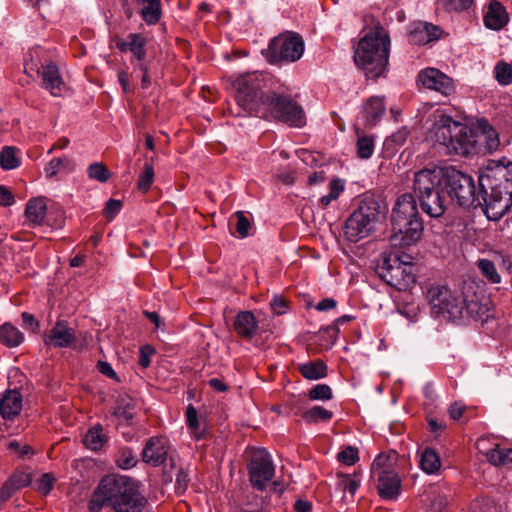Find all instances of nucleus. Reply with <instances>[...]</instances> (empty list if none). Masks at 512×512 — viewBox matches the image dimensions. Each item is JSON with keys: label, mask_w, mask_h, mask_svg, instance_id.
Instances as JSON below:
<instances>
[{"label": "nucleus", "mask_w": 512, "mask_h": 512, "mask_svg": "<svg viewBox=\"0 0 512 512\" xmlns=\"http://www.w3.org/2000/svg\"><path fill=\"white\" fill-rule=\"evenodd\" d=\"M55 478L51 473H45L36 481V487L39 492L46 495L54 486Z\"/></svg>", "instance_id": "nucleus-53"}, {"label": "nucleus", "mask_w": 512, "mask_h": 512, "mask_svg": "<svg viewBox=\"0 0 512 512\" xmlns=\"http://www.w3.org/2000/svg\"><path fill=\"white\" fill-rule=\"evenodd\" d=\"M465 410V406L462 403L455 402L449 408L450 417L454 420L461 418Z\"/></svg>", "instance_id": "nucleus-61"}, {"label": "nucleus", "mask_w": 512, "mask_h": 512, "mask_svg": "<svg viewBox=\"0 0 512 512\" xmlns=\"http://www.w3.org/2000/svg\"><path fill=\"white\" fill-rule=\"evenodd\" d=\"M439 36V29L425 22L413 23L408 31V41L413 45H425Z\"/></svg>", "instance_id": "nucleus-21"}, {"label": "nucleus", "mask_w": 512, "mask_h": 512, "mask_svg": "<svg viewBox=\"0 0 512 512\" xmlns=\"http://www.w3.org/2000/svg\"><path fill=\"white\" fill-rule=\"evenodd\" d=\"M477 128L484 137L486 149L489 152L496 151L500 145L497 131L484 118H481L477 121Z\"/></svg>", "instance_id": "nucleus-31"}, {"label": "nucleus", "mask_w": 512, "mask_h": 512, "mask_svg": "<svg viewBox=\"0 0 512 512\" xmlns=\"http://www.w3.org/2000/svg\"><path fill=\"white\" fill-rule=\"evenodd\" d=\"M390 37L382 26H376L360 38L354 50V62L367 78L384 76L390 52Z\"/></svg>", "instance_id": "nucleus-5"}, {"label": "nucleus", "mask_w": 512, "mask_h": 512, "mask_svg": "<svg viewBox=\"0 0 512 512\" xmlns=\"http://www.w3.org/2000/svg\"><path fill=\"white\" fill-rule=\"evenodd\" d=\"M381 210L379 203L373 198H366L361 201L357 210H355L346 220L344 235L350 242L369 236L381 220Z\"/></svg>", "instance_id": "nucleus-8"}, {"label": "nucleus", "mask_w": 512, "mask_h": 512, "mask_svg": "<svg viewBox=\"0 0 512 512\" xmlns=\"http://www.w3.org/2000/svg\"><path fill=\"white\" fill-rule=\"evenodd\" d=\"M98 369H99V371L103 375H106V376H108L110 378H116L117 377L116 372L113 370L112 366L109 363H107V362L100 361L98 363Z\"/></svg>", "instance_id": "nucleus-63"}, {"label": "nucleus", "mask_w": 512, "mask_h": 512, "mask_svg": "<svg viewBox=\"0 0 512 512\" xmlns=\"http://www.w3.org/2000/svg\"><path fill=\"white\" fill-rule=\"evenodd\" d=\"M487 459L495 466L508 464V459H506V449H490L487 452Z\"/></svg>", "instance_id": "nucleus-54"}, {"label": "nucleus", "mask_w": 512, "mask_h": 512, "mask_svg": "<svg viewBox=\"0 0 512 512\" xmlns=\"http://www.w3.org/2000/svg\"><path fill=\"white\" fill-rule=\"evenodd\" d=\"M427 298L435 317L481 321L489 317L490 302L475 282H465L460 291H453L446 286L431 287L427 291Z\"/></svg>", "instance_id": "nucleus-2"}, {"label": "nucleus", "mask_w": 512, "mask_h": 512, "mask_svg": "<svg viewBox=\"0 0 512 512\" xmlns=\"http://www.w3.org/2000/svg\"><path fill=\"white\" fill-rule=\"evenodd\" d=\"M382 279L398 290L408 289L415 282L414 266L409 255L391 254L381 267Z\"/></svg>", "instance_id": "nucleus-9"}, {"label": "nucleus", "mask_w": 512, "mask_h": 512, "mask_svg": "<svg viewBox=\"0 0 512 512\" xmlns=\"http://www.w3.org/2000/svg\"><path fill=\"white\" fill-rule=\"evenodd\" d=\"M366 121L374 124L385 113L384 98L380 96H373L367 100L363 106Z\"/></svg>", "instance_id": "nucleus-29"}, {"label": "nucleus", "mask_w": 512, "mask_h": 512, "mask_svg": "<svg viewBox=\"0 0 512 512\" xmlns=\"http://www.w3.org/2000/svg\"><path fill=\"white\" fill-rule=\"evenodd\" d=\"M357 155L362 159H368L374 152V139L370 136L358 137L357 143Z\"/></svg>", "instance_id": "nucleus-44"}, {"label": "nucleus", "mask_w": 512, "mask_h": 512, "mask_svg": "<svg viewBox=\"0 0 512 512\" xmlns=\"http://www.w3.org/2000/svg\"><path fill=\"white\" fill-rule=\"evenodd\" d=\"M337 458L345 465H354L359 459L358 449L353 446H347L338 453Z\"/></svg>", "instance_id": "nucleus-50"}, {"label": "nucleus", "mask_w": 512, "mask_h": 512, "mask_svg": "<svg viewBox=\"0 0 512 512\" xmlns=\"http://www.w3.org/2000/svg\"><path fill=\"white\" fill-rule=\"evenodd\" d=\"M416 200L421 210L431 218L441 217L447 209V204L441 194V190L427 193L417 197Z\"/></svg>", "instance_id": "nucleus-17"}, {"label": "nucleus", "mask_w": 512, "mask_h": 512, "mask_svg": "<svg viewBox=\"0 0 512 512\" xmlns=\"http://www.w3.org/2000/svg\"><path fill=\"white\" fill-rule=\"evenodd\" d=\"M418 202L411 193L400 195L392 209L393 234L390 243L394 247H405L416 243L424 230L418 212Z\"/></svg>", "instance_id": "nucleus-6"}, {"label": "nucleus", "mask_w": 512, "mask_h": 512, "mask_svg": "<svg viewBox=\"0 0 512 512\" xmlns=\"http://www.w3.org/2000/svg\"><path fill=\"white\" fill-rule=\"evenodd\" d=\"M484 25L491 30H500L508 23V14L498 1H491L484 15Z\"/></svg>", "instance_id": "nucleus-23"}, {"label": "nucleus", "mask_w": 512, "mask_h": 512, "mask_svg": "<svg viewBox=\"0 0 512 512\" xmlns=\"http://www.w3.org/2000/svg\"><path fill=\"white\" fill-rule=\"evenodd\" d=\"M479 186L483 199L482 210L488 220L498 221L512 205V193L486 168L480 170Z\"/></svg>", "instance_id": "nucleus-7"}, {"label": "nucleus", "mask_w": 512, "mask_h": 512, "mask_svg": "<svg viewBox=\"0 0 512 512\" xmlns=\"http://www.w3.org/2000/svg\"><path fill=\"white\" fill-rule=\"evenodd\" d=\"M234 329L243 339H252L259 330V322L253 312L240 311L235 317Z\"/></svg>", "instance_id": "nucleus-22"}, {"label": "nucleus", "mask_w": 512, "mask_h": 512, "mask_svg": "<svg viewBox=\"0 0 512 512\" xmlns=\"http://www.w3.org/2000/svg\"><path fill=\"white\" fill-rule=\"evenodd\" d=\"M474 4V0H438L437 9L451 13H461L469 10Z\"/></svg>", "instance_id": "nucleus-39"}, {"label": "nucleus", "mask_w": 512, "mask_h": 512, "mask_svg": "<svg viewBox=\"0 0 512 512\" xmlns=\"http://www.w3.org/2000/svg\"><path fill=\"white\" fill-rule=\"evenodd\" d=\"M116 46L121 52H131L138 61H142L146 56V40L141 34L131 33L126 39L118 40Z\"/></svg>", "instance_id": "nucleus-24"}, {"label": "nucleus", "mask_w": 512, "mask_h": 512, "mask_svg": "<svg viewBox=\"0 0 512 512\" xmlns=\"http://www.w3.org/2000/svg\"><path fill=\"white\" fill-rule=\"evenodd\" d=\"M495 77L501 85H509L512 83V65L501 62L495 67Z\"/></svg>", "instance_id": "nucleus-45"}, {"label": "nucleus", "mask_w": 512, "mask_h": 512, "mask_svg": "<svg viewBox=\"0 0 512 512\" xmlns=\"http://www.w3.org/2000/svg\"><path fill=\"white\" fill-rule=\"evenodd\" d=\"M395 456L379 454L373 461L371 473L378 481V492L382 498L395 499L401 488V480L394 470Z\"/></svg>", "instance_id": "nucleus-11"}, {"label": "nucleus", "mask_w": 512, "mask_h": 512, "mask_svg": "<svg viewBox=\"0 0 512 512\" xmlns=\"http://www.w3.org/2000/svg\"><path fill=\"white\" fill-rule=\"evenodd\" d=\"M418 81L425 88L435 90L444 96L451 95L455 90L453 80L436 68H426L420 71Z\"/></svg>", "instance_id": "nucleus-15"}, {"label": "nucleus", "mask_w": 512, "mask_h": 512, "mask_svg": "<svg viewBox=\"0 0 512 512\" xmlns=\"http://www.w3.org/2000/svg\"><path fill=\"white\" fill-rule=\"evenodd\" d=\"M75 340V332L71 329L67 322L58 321L55 326L50 330L47 337L44 339L46 345L56 348H65L72 344Z\"/></svg>", "instance_id": "nucleus-19"}, {"label": "nucleus", "mask_w": 512, "mask_h": 512, "mask_svg": "<svg viewBox=\"0 0 512 512\" xmlns=\"http://www.w3.org/2000/svg\"><path fill=\"white\" fill-rule=\"evenodd\" d=\"M185 418L190 436L195 440L205 438L208 433V425L204 418L199 417L196 408L192 404L187 406Z\"/></svg>", "instance_id": "nucleus-25"}, {"label": "nucleus", "mask_w": 512, "mask_h": 512, "mask_svg": "<svg viewBox=\"0 0 512 512\" xmlns=\"http://www.w3.org/2000/svg\"><path fill=\"white\" fill-rule=\"evenodd\" d=\"M10 482L19 490L21 488H24L26 486H28L32 479H31V474L30 473H26V472H23V471H16L14 472L10 477L9 479Z\"/></svg>", "instance_id": "nucleus-52"}, {"label": "nucleus", "mask_w": 512, "mask_h": 512, "mask_svg": "<svg viewBox=\"0 0 512 512\" xmlns=\"http://www.w3.org/2000/svg\"><path fill=\"white\" fill-rule=\"evenodd\" d=\"M236 216V231L241 238H245L249 235V229L251 227V223L249 219L244 215L243 212L238 211L235 213Z\"/></svg>", "instance_id": "nucleus-51"}, {"label": "nucleus", "mask_w": 512, "mask_h": 512, "mask_svg": "<svg viewBox=\"0 0 512 512\" xmlns=\"http://www.w3.org/2000/svg\"><path fill=\"white\" fill-rule=\"evenodd\" d=\"M498 181L507 190L512 193V163L508 162L505 164V160L502 161H490L485 166Z\"/></svg>", "instance_id": "nucleus-27"}, {"label": "nucleus", "mask_w": 512, "mask_h": 512, "mask_svg": "<svg viewBox=\"0 0 512 512\" xmlns=\"http://www.w3.org/2000/svg\"><path fill=\"white\" fill-rule=\"evenodd\" d=\"M477 267L481 275L491 284L501 283V275L498 272L495 263L487 258H481L477 261Z\"/></svg>", "instance_id": "nucleus-37"}, {"label": "nucleus", "mask_w": 512, "mask_h": 512, "mask_svg": "<svg viewBox=\"0 0 512 512\" xmlns=\"http://www.w3.org/2000/svg\"><path fill=\"white\" fill-rule=\"evenodd\" d=\"M332 389L326 384H317L309 391L311 400L326 401L332 398Z\"/></svg>", "instance_id": "nucleus-48"}, {"label": "nucleus", "mask_w": 512, "mask_h": 512, "mask_svg": "<svg viewBox=\"0 0 512 512\" xmlns=\"http://www.w3.org/2000/svg\"><path fill=\"white\" fill-rule=\"evenodd\" d=\"M304 53V42L302 38L292 32H286L274 37L267 49L263 51L264 56L272 64L292 63L299 60Z\"/></svg>", "instance_id": "nucleus-10"}, {"label": "nucleus", "mask_w": 512, "mask_h": 512, "mask_svg": "<svg viewBox=\"0 0 512 512\" xmlns=\"http://www.w3.org/2000/svg\"><path fill=\"white\" fill-rule=\"evenodd\" d=\"M47 213L46 200L43 197L30 199L26 204L25 216L32 226L43 224Z\"/></svg>", "instance_id": "nucleus-26"}, {"label": "nucleus", "mask_w": 512, "mask_h": 512, "mask_svg": "<svg viewBox=\"0 0 512 512\" xmlns=\"http://www.w3.org/2000/svg\"><path fill=\"white\" fill-rule=\"evenodd\" d=\"M117 465L121 469H130L137 464V459L130 448H123L117 457Z\"/></svg>", "instance_id": "nucleus-47"}, {"label": "nucleus", "mask_w": 512, "mask_h": 512, "mask_svg": "<svg viewBox=\"0 0 512 512\" xmlns=\"http://www.w3.org/2000/svg\"><path fill=\"white\" fill-rule=\"evenodd\" d=\"M434 118L428 134L431 140L444 146L450 154L468 156L476 152L477 139L468 125L454 120L444 110H437Z\"/></svg>", "instance_id": "nucleus-4"}, {"label": "nucleus", "mask_w": 512, "mask_h": 512, "mask_svg": "<svg viewBox=\"0 0 512 512\" xmlns=\"http://www.w3.org/2000/svg\"><path fill=\"white\" fill-rule=\"evenodd\" d=\"M337 305V302L332 298H325L321 300L316 306V310L318 311H328L334 309Z\"/></svg>", "instance_id": "nucleus-62"}, {"label": "nucleus", "mask_w": 512, "mask_h": 512, "mask_svg": "<svg viewBox=\"0 0 512 512\" xmlns=\"http://www.w3.org/2000/svg\"><path fill=\"white\" fill-rule=\"evenodd\" d=\"M74 169V161L70 157L64 155L62 157L51 159L44 167V173L47 178H53L59 172L71 173Z\"/></svg>", "instance_id": "nucleus-28"}, {"label": "nucleus", "mask_w": 512, "mask_h": 512, "mask_svg": "<svg viewBox=\"0 0 512 512\" xmlns=\"http://www.w3.org/2000/svg\"><path fill=\"white\" fill-rule=\"evenodd\" d=\"M445 168L432 166L421 169L414 173L413 193L414 197H420L427 193L441 190L444 185Z\"/></svg>", "instance_id": "nucleus-14"}, {"label": "nucleus", "mask_w": 512, "mask_h": 512, "mask_svg": "<svg viewBox=\"0 0 512 512\" xmlns=\"http://www.w3.org/2000/svg\"><path fill=\"white\" fill-rule=\"evenodd\" d=\"M408 130L406 128L399 129L390 137V141L396 145H403L408 137Z\"/></svg>", "instance_id": "nucleus-60"}, {"label": "nucleus", "mask_w": 512, "mask_h": 512, "mask_svg": "<svg viewBox=\"0 0 512 512\" xmlns=\"http://www.w3.org/2000/svg\"><path fill=\"white\" fill-rule=\"evenodd\" d=\"M146 499L133 480L126 476L109 475L102 478L89 501V509L97 512L111 506L115 512H142Z\"/></svg>", "instance_id": "nucleus-3"}, {"label": "nucleus", "mask_w": 512, "mask_h": 512, "mask_svg": "<svg viewBox=\"0 0 512 512\" xmlns=\"http://www.w3.org/2000/svg\"><path fill=\"white\" fill-rule=\"evenodd\" d=\"M188 473L180 468L176 474L175 489L178 494H182L186 491L189 483Z\"/></svg>", "instance_id": "nucleus-55"}, {"label": "nucleus", "mask_w": 512, "mask_h": 512, "mask_svg": "<svg viewBox=\"0 0 512 512\" xmlns=\"http://www.w3.org/2000/svg\"><path fill=\"white\" fill-rule=\"evenodd\" d=\"M168 451L169 441L165 437L153 436L147 440L142 450V459L145 463L157 467L166 461Z\"/></svg>", "instance_id": "nucleus-16"}, {"label": "nucleus", "mask_w": 512, "mask_h": 512, "mask_svg": "<svg viewBox=\"0 0 512 512\" xmlns=\"http://www.w3.org/2000/svg\"><path fill=\"white\" fill-rule=\"evenodd\" d=\"M340 485L344 491L349 492L351 495H355L360 487L359 474L355 472L353 475H341Z\"/></svg>", "instance_id": "nucleus-46"}, {"label": "nucleus", "mask_w": 512, "mask_h": 512, "mask_svg": "<svg viewBox=\"0 0 512 512\" xmlns=\"http://www.w3.org/2000/svg\"><path fill=\"white\" fill-rule=\"evenodd\" d=\"M20 165V158L16 148L12 146L4 147L0 152V166L4 170H12Z\"/></svg>", "instance_id": "nucleus-40"}, {"label": "nucleus", "mask_w": 512, "mask_h": 512, "mask_svg": "<svg viewBox=\"0 0 512 512\" xmlns=\"http://www.w3.org/2000/svg\"><path fill=\"white\" fill-rule=\"evenodd\" d=\"M106 441L107 437L100 425H95L89 429L83 440L85 446L92 451L100 450Z\"/></svg>", "instance_id": "nucleus-35"}, {"label": "nucleus", "mask_w": 512, "mask_h": 512, "mask_svg": "<svg viewBox=\"0 0 512 512\" xmlns=\"http://www.w3.org/2000/svg\"><path fill=\"white\" fill-rule=\"evenodd\" d=\"M333 414L331 411L321 407L314 406L306 410L302 417L308 423H317L319 421H328L332 418Z\"/></svg>", "instance_id": "nucleus-41"}, {"label": "nucleus", "mask_w": 512, "mask_h": 512, "mask_svg": "<svg viewBox=\"0 0 512 512\" xmlns=\"http://www.w3.org/2000/svg\"><path fill=\"white\" fill-rule=\"evenodd\" d=\"M444 188L459 206L471 207L476 202L473 178L453 167L445 168Z\"/></svg>", "instance_id": "nucleus-12"}, {"label": "nucleus", "mask_w": 512, "mask_h": 512, "mask_svg": "<svg viewBox=\"0 0 512 512\" xmlns=\"http://www.w3.org/2000/svg\"><path fill=\"white\" fill-rule=\"evenodd\" d=\"M141 9V16L148 25L156 24L162 15L160 0H137Z\"/></svg>", "instance_id": "nucleus-30"}, {"label": "nucleus", "mask_w": 512, "mask_h": 512, "mask_svg": "<svg viewBox=\"0 0 512 512\" xmlns=\"http://www.w3.org/2000/svg\"><path fill=\"white\" fill-rule=\"evenodd\" d=\"M451 492L433 490L430 498V510L441 512L449 503Z\"/></svg>", "instance_id": "nucleus-43"}, {"label": "nucleus", "mask_w": 512, "mask_h": 512, "mask_svg": "<svg viewBox=\"0 0 512 512\" xmlns=\"http://www.w3.org/2000/svg\"><path fill=\"white\" fill-rule=\"evenodd\" d=\"M420 468L427 474H434L440 470V457L432 448H425L421 453Z\"/></svg>", "instance_id": "nucleus-34"}, {"label": "nucleus", "mask_w": 512, "mask_h": 512, "mask_svg": "<svg viewBox=\"0 0 512 512\" xmlns=\"http://www.w3.org/2000/svg\"><path fill=\"white\" fill-rule=\"evenodd\" d=\"M270 307L276 315H282L287 311L286 300L280 295L273 296L270 302Z\"/></svg>", "instance_id": "nucleus-56"}, {"label": "nucleus", "mask_w": 512, "mask_h": 512, "mask_svg": "<svg viewBox=\"0 0 512 512\" xmlns=\"http://www.w3.org/2000/svg\"><path fill=\"white\" fill-rule=\"evenodd\" d=\"M24 340V335L15 326L5 323L0 326V342L7 347H17Z\"/></svg>", "instance_id": "nucleus-33"}, {"label": "nucleus", "mask_w": 512, "mask_h": 512, "mask_svg": "<svg viewBox=\"0 0 512 512\" xmlns=\"http://www.w3.org/2000/svg\"><path fill=\"white\" fill-rule=\"evenodd\" d=\"M15 202L12 192L5 186L0 185V205L8 207Z\"/></svg>", "instance_id": "nucleus-59"}, {"label": "nucleus", "mask_w": 512, "mask_h": 512, "mask_svg": "<svg viewBox=\"0 0 512 512\" xmlns=\"http://www.w3.org/2000/svg\"><path fill=\"white\" fill-rule=\"evenodd\" d=\"M42 86L54 97L62 95L65 89V83L60 75L58 67L54 63H48L42 66L41 70Z\"/></svg>", "instance_id": "nucleus-20"}, {"label": "nucleus", "mask_w": 512, "mask_h": 512, "mask_svg": "<svg viewBox=\"0 0 512 512\" xmlns=\"http://www.w3.org/2000/svg\"><path fill=\"white\" fill-rule=\"evenodd\" d=\"M300 372L306 379L317 380L327 375V366L320 360L308 362L300 366Z\"/></svg>", "instance_id": "nucleus-36"}, {"label": "nucleus", "mask_w": 512, "mask_h": 512, "mask_svg": "<svg viewBox=\"0 0 512 512\" xmlns=\"http://www.w3.org/2000/svg\"><path fill=\"white\" fill-rule=\"evenodd\" d=\"M16 491H18V489L10 482V480H7L1 487L0 501L5 502L9 500Z\"/></svg>", "instance_id": "nucleus-58"}, {"label": "nucleus", "mask_w": 512, "mask_h": 512, "mask_svg": "<svg viewBox=\"0 0 512 512\" xmlns=\"http://www.w3.org/2000/svg\"><path fill=\"white\" fill-rule=\"evenodd\" d=\"M269 80L270 75L264 72L239 75L233 82L238 105L246 111L269 113L289 126L303 127L306 115L298 103L289 97L263 92Z\"/></svg>", "instance_id": "nucleus-1"}, {"label": "nucleus", "mask_w": 512, "mask_h": 512, "mask_svg": "<svg viewBox=\"0 0 512 512\" xmlns=\"http://www.w3.org/2000/svg\"><path fill=\"white\" fill-rule=\"evenodd\" d=\"M135 404L128 396H121L117 400L113 414L121 423L129 424L134 417Z\"/></svg>", "instance_id": "nucleus-32"}, {"label": "nucleus", "mask_w": 512, "mask_h": 512, "mask_svg": "<svg viewBox=\"0 0 512 512\" xmlns=\"http://www.w3.org/2000/svg\"><path fill=\"white\" fill-rule=\"evenodd\" d=\"M122 203L116 199H110L105 206L104 215L109 219H113L121 210Z\"/></svg>", "instance_id": "nucleus-57"}, {"label": "nucleus", "mask_w": 512, "mask_h": 512, "mask_svg": "<svg viewBox=\"0 0 512 512\" xmlns=\"http://www.w3.org/2000/svg\"><path fill=\"white\" fill-rule=\"evenodd\" d=\"M345 189V181L340 178H334L329 183V192L323 195L319 202L323 207L329 206L333 201H336Z\"/></svg>", "instance_id": "nucleus-38"}, {"label": "nucleus", "mask_w": 512, "mask_h": 512, "mask_svg": "<svg viewBox=\"0 0 512 512\" xmlns=\"http://www.w3.org/2000/svg\"><path fill=\"white\" fill-rule=\"evenodd\" d=\"M87 174L91 180H95L100 183H106L111 177L110 171L101 162H94L90 164L87 168Z\"/></svg>", "instance_id": "nucleus-42"}, {"label": "nucleus", "mask_w": 512, "mask_h": 512, "mask_svg": "<svg viewBox=\"0 0 512 512\" xmlns=\"http://www.w3.org/2000/svg\"><path fill=\"white\" fill-rule=\"evenodd\" d=\"M275 467L271 455L265 449L254 452L249 465V476L252 485L262 490L272 480Z\"/></svg>", "instance_id": "nucleus-13"}, {"label": "nucleus", "mask_w": 512, "mask_h": 512, "mask_svg": "<svg viewBox=\"0 0 512 512\" xmlns=\"http://www.w3.org/2000/svg\"><path fill=\"white\" fill-rule=\"evenodd\" d=\"M325 181V173L323 171H316L308 177L309 185H317Z\"/></svg>", "instance_id": "nucleus-64"}, {"label": "nucleus", "mask_w": 512, "mask_h": 512, "mask_svg": "<svg viewBox=\"0 0 512 512\" xmlns=\"http://www.w3.org/2000/svg\"><path fill=\"white\" fill-rule=\"evenodd\" d=\"M23 407V397L16 390L5 391L0 398V415L4 420H14Z\"/></svg>", "instance_id": "nucleus-18"}, {"label": "nucleus", "mask_w": 512, "mask_h": 512, "mask_svg": "<svg viewBox=\"0 0 512 512\" xmlns=\"http://www.w3.org/2000/svg\"><path fill=\"white\" fill-rule=\"evenodd\" d=\"M154 180V169L150 164H145L143 173L138 179L139 190L146 192L152 185Z\"/></svg>", "instance_id": "nucleus-49"}]
</instances>
